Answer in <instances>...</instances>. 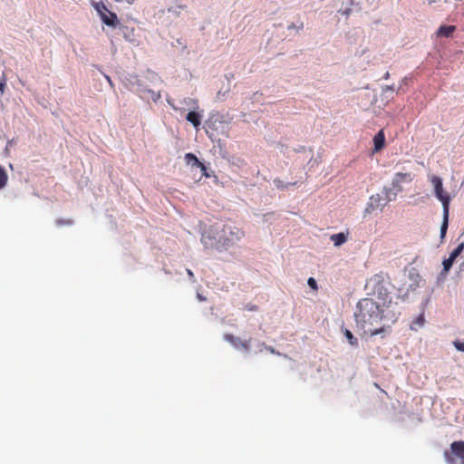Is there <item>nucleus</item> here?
<instances>
[{
  "mask_svg": "<svg viewBox=\"0 0 464 464\" xmlns=\"http://www.w3.org/2000/svg\"><path fill=\"white\" fill-rule=\"evenodd\" d=\"M244 236V231L232 223L224 224L221 229L217 225H211L202 232L201 243L206 248L222 252L232 247Z\"/></svg>",
  "mask_w": 464,
  "mask_h": 464,
  "instance_id": "obj_1",
  "label": "nucleus"
},
{
  "mask_svg": "<svg viewBox=\"0 0 464 464\" xmlns=\"http://www.w3.org/2000/svg\"><path fill=\"white\" fill-rule=\"evenodd\" d=\"M383 310L372 298H364L358 302L354 314L357 319H378L382 316Z\"/></svg>",
  "mask_w": 464,
  "mask_h": 464,
  "instance_id": "obj_2",
  "label": "nucleus"
},
{
  "mask_svg": "<svg viewBox=\"0 0 464 464\" xmlns=\"http://www.w3.org/2000/svg\"><path fill=\"white\" fill-rule=\"evenodd\" d=\"M365 289L369 295H376L384 303L388 297V291L385 287L384 277L382 274H376L371 276L365 284Z\"/></svg>",
  "mask_w": 464,
  "mask_h": 464,
  "instance_id": "obj_3",
  "label": "nucleus"
},
{
  "mask_svg": "<svg viewBox=\"0 0 464 464\" xmlns=\"http://www.w3.org/2000/svg\"><path fill=\"white\" fill-rule=\"evenodd\" d=\"M430 182L434 188V194L436 198L441 202L443 208H450L451 198L447 191L443 189V183L441 178L432 175L429 178Z\"/></svg>",
  "mask_w": 464,
  "mask_h": 464,
  "instance_id": "obj_4",
  "label": "nucleus"
},
{
  "mask_svg": "<svg viewBox=\"0 0 464 464\" xmlns=\"http://www.w3.org/2000/svg\"><path fill=\"white\" fill-rule=\"evenodd\" d=\"M464 253V242L460 243L450 255L449 258L444 259L442 262L443 266V273L447 274L450 268L452 267L453 263L456 258L461 254Z\"/></svg>",
  "mask_w": 464,
  "mask_h": 464,
  "instance_id": "obj_5",
  "label": "nucleus"
},
{
  "mask_svg": "<svg viewBox=\"0 0 464 464\" xmlns=\"http://www.w3.org/2000/svg\"><path fill=\"white\" fill-rule=\"evenodd\" d=\"M464 253V242L460 243L450 255L449 258L444 259L442 262L443 266V273L447 274L450 268L452 267L453 263L456 258L461 254Z\"/></svg>",
  "mask_w": 464,
  "mask_h": 464,
  "instance_id": "obj_6",
  "label": "nucleus"
},
{
  "mask_svg": "<svg viewBox=\"0 0 464 464\" xmlns=\"http://www.w3.org/2000/svg\"><path fill=\"white\" fill-rule=\"evenodd\" d=\"M464 253V242L460 243L450 255L449 258L444 259L442 262L443 266V273L447 274L450 268L452 267L453 263L456 258L461 254Z\"/></svg>",
  "mask_w": 464,
  "mask_h": 464,
  "instance_id": "obj_7",
  "label": "nucleus"
},
{
  "mask_svg": "<svg viewBox=\"0 0 464 464\" xmlns=\"http://www.w3.org/2000/svg\"><path fill=\"white\" fill-rule=\"evenodd\" d=\"M413 179L411 173L397 172L392 181V188L397 191H402L401 183H410Z\"/></svg>",
  "mask_w": 464,
  "mask_h": 464,
  "instance_id": "obj_8",
  "label": "nucleus"
},
{
  "mask_svg": "<svg viewBox=\"0 0 464 464\" xmlns=\"http://www.w3.org/2000/svg\"><path fill=\"white\" fill-rule=\"evenodd\" d=\"M382 198L380 194H375L371 196L370 201L366 208L367 212H372L377 208L382 209L384 207V203H382Z\"/></svg>",
  "mask_w": 464,
  "mask_h": 464,
  "instance_id": "obj_9",
  "label": "nucleus"
},
{
  "mask_svg": "<svg viewBox=\"0 0 464 464\" xmlns=\"http://www.w3.org/2000/svg\"><path fill=\"white\" fill-rule=\"evenodd\" d=\"M373 143H374V150L380 151L383 149L384 143H385V136L383 133V130H381L374 137H373Z\"/></svg>",
  "mask_w": 464,
  "mask_h": 464,
  "instance_id": "obj_10",
  "label": "nucleus"
},
{
  "mask_svg": "<svg viewBox=\"0 0 464 464\" xmlns=\"http://www.w3.org/2000/svg\"><path fill=\"white\" fill-rule=\"evenodd\" d=\"M201 118L202 116L197 111H189L186 116V120L189 121L196 129H198L200 126Z\"/></svg>",
  "mask_w": 464,
  "mask_h": 464,
  "instance_id": "obj_11",
  "label": "nucleus"
},
{
  "mask_svg": "<svg viewBox=\"0 0 464 464\" xmlns=\"http://www.w3.org/2000/svg\"><path fill=\"white\" fill-rule=\"evenodd\" d=\"M454 25H441L437 31V35L440 37H450L455 32Z\"/></svg>",
  "mask_w": 464,
  "mask_h": 464,
  "instance_id": "obj_12",
  "label": "nucleus"
},
{
  "mask_svg": "<svg viewBox=\"0 0 464 464\" xmlns=\"http://www.w3.org/2000/svg\"><path fill=\"white\" fill-rule=\"evenodd\" d=\"M449 215H450V208H443V220L440 227V237L443 239L446 236L447 229L449 227Z\"/></svg>",
  "mask_w": 464,
  "mask_h": 464,
  "instance_id": "obj_13",
  "label": "nucleus"
},
{
  "mask_svg": "<svg viewBox=\"0 0 464 464\" xmlns=\"http://www.w3.org/2000/svg\"><path fill=\"white\" fill-rule=\"evenodd\" d=\"M330 239L335 246H339L347 241V236L344 233L333 234Z\"/></svg>",
  "mask_w": 464,
  "mask_h": 464,
  "instance_id": "obj_14",
  "label": "nucleus"
},
{
  "mask_svg": "<svg viewBox=\"0 0 464 464\" xmlns=\"http://www.w3.org/2000/svg\"><path fill=\"white\" fill-rule=\"evenodd\" d=\"M102 22L109 26H115L118 22V17L116 14L110 13V15H106L105 14H102Z\"/></svg>",
  "mask_w": 464,
  "mask_h": 464,
  "instance_id": "obj_15",
  "label": "nucleus"
},
{
  "mask_svg": "<svg viewBox=\"0 0 464 464\" xmlns=\"http://www.w3.org/2000/svg\"><path fill=\"white\" fill-rule=\"evenodd\" d=\"M185 159L187 160L188 163H190L192 162L194 165H196L197 167H200L201 170L205 171L206 170V166L201 163L198 159L192 153H187L185 155Z\"/></svg>",
  "mask_w": 464,
  "mask_h": 464,
  "instance_id": "obj_16",
  "label": "nucleus"
},
{
  "mask_svg": "<svg viewBox=\"0 0 464 464\" xmlns=\"http://www.w3.org/2000/svg\"><path fill=\"white\" fill-rule=\"evenodd\" d=\"M8 181V175L5 169L0 165V190L3 189Z\"/></svg>",
  "mask_w": 464,
  "mask_h": 464,
  "instance_id": "obj_17",
  "label": "nucleus"
},
{
  "mask_svg": "<svg viewBox=\"0 0 464 464\" xmlns=\"http://www.w3.org/2000/svg\"><path fill=\"white\" fill-rule=\"evenodd\" d=\"M185 8H186V5H181V4H179V5H177L176 6H170V7H169V8H168V12H169V13H173V14H177V15H178V14H179L180 10H183V9H185Z\"/></svg>",
  "mask_w": 464,
  "mask_h": 464,
  "instance_id": "obj_18",
  "label": "nucleus"
},
{
  "mask_svg": "<svg viewBox=\"0 0 464 464\" xmlns=\"http://www.w3.org/2000/svg\"><path fill=\"white\" fill-rule=\"evenodd\" d=\"M275 186L279 189L286 188L289 185H295V183H288L285 184L281 179H274Z\"/></svg>",
  "mask_w": 464,
  "mask_h": 464,
  "instance_id": "obj_19",
  "label": "nucleus"
},
{
  "mask_svg": "<svg viewBox=\"0 0 464 464\" xmlns=\"http://www.w3.org/2000/svg\"><path fill=\"white\" fill-rule=\"evenodd\" d=\"M307 284L313 290L316 291L318 289L316 280L314 277H309Z\"/></svg>",
  "mask_w": 464,
  "mask_h": 464,
  "instance_id": "obj_20",
  "label": "nucleus"
},
{
  "mask_svg": "<svg viewBox=\"0 0 464 464\" xmlns=\"http://www.w3.org/2000/svg\"><path fill=\"white\" fill-rule=\"evenodd\" d=\"M57 225L61 226V225H71L72 224V220H62V219H59L56 221Z\"/></svg>",
  "mask_w": 464,
  "mask_h": 464,
  "instance_id": "obj_21",
  "label": "nucleus"
},
{
  "mask_svg": "<svg viewBox=\"0 0 464 464\" xmlns=\"http://www.w3.org/2000/svg\"><path fill=\"white\" fill-rule=\"evenodd\" d=\"M409 81H410V78H409V77H404V78L401 80V82L400 89H401V88H402V85H403V84H405V85H406V84H408Z\"/></svg>",
  "mask_w": 464,
  "mask_h": 464,
  "instance_id": "obj_22",
  "label": "nucleus"
},
{
  "mask_svg": "<svg viewBox=\"0 0 464 464\" xmlns=\"http://www.w3.org/2000/svg\"><path fill=\"white\" fill-rule=\"evenodd\" d=\"M5 89V82H0V92H1V93H4Z\"/></svg>",
  "mask_w": 464,
  "mask_h": 464,
  "instance_id": "obj_23",
  "label": "nucleus"
},
{
  "mask_svg": "<svg viewBox=\"0 0 464 464\" xmlns=\"http://www.w3.org/2000/svg\"><path fill=\"white\" fill-rule=\"evenodd\" d=\"M386 90H387V91H393V90H394V87H393V85H387V86H385L384 91H386Z\"/></svg>",
  "mask_w": 464,
  "mask_h": 464,
  "instance_id": "obj_24",
  "label": "nucleus"
},
{
  "mask_svg": "<svg viewBox=\"0 0 464 464\" xmlns=\"http://www.w3.org/2000/svg\"><path fill=\"white\" fill-rule=\"evenodd\" d=\"M187 273H188V276H189L190 278H193V277H194V274H193V272H192L190 269H187Z\"/></svg>",
  "mask_w": 464,
  "mask_h": 464,
  "instance_id": "obj_25",
  "label": "nucleus"
},
{
  "mask_svg": "<svg viewBox=\"0 0 464 464\" xmlns=\"http://www.w3.org/2000/svg\"><path fill=\"white\" fill-rule=\"evenodd\" d=\"M435 2H436V0H428L429 5H431V4L435 3Z\"/></svg>",
  "mask_w": 464,
  "mask_h": 464,
  "instance_id": "obj_26",
  "label": "nucleus"
},
{
  "mask_svg": "<svg viewBox=\"0 0 464 464\" xmlns=\"http://www.w3.org/2000/svg\"><path fill=\"white\" fill-rule=\"evenodd\" d=\"M389 77H390V73L387 72L385 73V75H384V78H385V79H388Z\"/></svg>",
  "mask_w": 464,
  "mask_h": 464,
  "instance_id": "obj_27",
  "label": "nucleus"
},
{
  "mask_svg": "<svg viewBox=\"0 0 464 464\" xmlns=\"http://www.w3.org/2000/svg\"><path fill=\"white\" fill-rule=\"evenodd\" d=\"M291 28H295V24H291L288 26V29H291Z\"/></svg>",
  "mask_w": 464,
  "mask_h": 464,
  "instance_id": "obj_28",
  "label": "nucleus"
},
{
  "mask_svg": "<svg viewBox=\"0 0 464 464\" xmlns=\"http://www.w3.org/2000/svg\"><path fill=\"white\" fill-rule=\"evenodd\" d=\"M198 297L200 299V300H204V298L202 297V295H198Z\"/></svg>",
  "mask_w": 464,
  "mask_h": 464,
  "instance_id": "obj_29",
  "label": "nucleus"
},
{
  "mask_svg": "<svg viewBox=\"0 0 464 464\" xmlns=\"http://www.w3.org/2000/svg\"><path fill=\"white\" fill-rule=\"evenodd\" d=\"M102 6L103 9L107 10L106 6L103 4H102Z\"/></svg>",
  "mask_w": 464,
  "mask_h": 464,
  "instance_id": "obj_30",
  "label": "nucleus"
},
{
  "mask_svg": "<svg viewBox=\"0 0 464 464\" xmlns=\"http://www.w3.org/2000/svg\"><path fill=\"white\" fill-rule=\"evenodd\" d=\"M193 103H194V104H198V101L193 100Z\"/></svg>",
  "mask_w": 464,
  "mask_h": 464,
  "instance_id": "obj_31",
  "label": "nucleus"
}]
</instances>
